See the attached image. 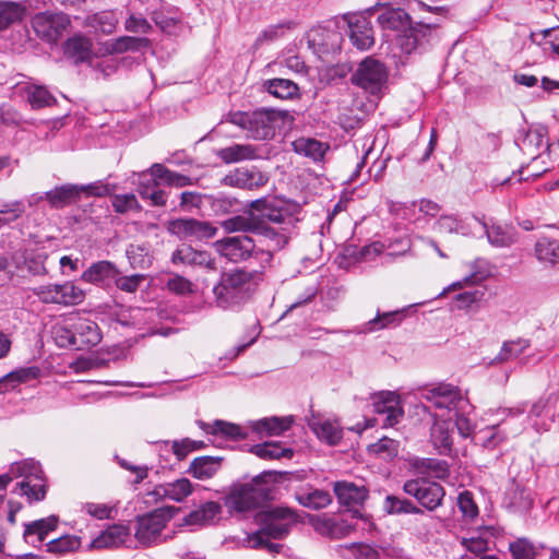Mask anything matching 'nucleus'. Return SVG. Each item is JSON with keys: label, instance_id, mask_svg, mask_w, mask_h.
I'll list each match as a JSON object with an SVG mask.
<instances>
[{"label": "nucleus", "instance_id": "20e7f679", "mask_svg": "<svg viewBox=\"0 0 559 559\" xmlns=\"http://www.w3.org/2000/svg\"><path fill=\"white\" fill-rule=\"evenodd\" d=\"M260 275L258 270L240 267L222 272L212 289L216 307L223 310L240 309L251 298L254 280Z\"/></svg>", "mask_w": 559, "mask_h": 559}, {"label": "nucleus", "instance_id": "2eb2a0df", "mask_svg": "<svg viewBox=\"0 0 559 559\" xmlns=\"http://www.w3.org/2000/svg\"><path fill=\"white\" fill-rule=\"evenodd\" d=\"M373 413L381 417V427L389 428L400 423L404 409L400 395L391 391L374 393L372 396Z\"/></svg>", "mask_w": 559, "mask_h": 559}, {"label": "nucleus", "instance_id": "bf43d9fd", "mask_svg": "<svg viewBox=\"0 0 559 559\" xmlns=\"http://www.w3.org/2000/svg\"><path fill=\"white\" fill-rule=\"evenodd\" d=\"M24 10L15 2L0 3V31L22 20Z\"/></svg>", "mask_w": 559, "mask_h": 559}, {"label": "nucleus", "instance_id": "6e6d98bb", "mask_svg": "<svg viewBox=\"0 0 559 559\" xmlns=\"http://www.w3.org/2000/svg\"><path fill=\"white\" fill-rule=\"evenodd\" d=\"M119 188L118 183H111L107 180H97L87 185H79L81 197H95L104 198L112 195V193Z\"/></svg>", "mask_w": 559, "mask_h": 559}, {"label": "nucleus", "instance_id": "13d9d810", "mask_svg": "<svg viewBox=\"0 0 559 559\" xmlns=\"http://www.w3.org/2000/svg\"><path fill=\"white\" fill-rule=\"evenodd\" d=\"M399 441L388 437H383L379 439L376 443L370 444L368 447V451L369 453L380 455L385 460H393L399 455Z\"/></svg>", "mask_w": 559, "mask_h": 559}, {"label": "nucleus", "instance_id": "4d7b16f0", "mask_svg": "<svg viewBox=\"0 0 559 559\" xmlns=\"http://www.w3.org/2000/svg\"><path fill=\"white\" fill-rule=\"evenodd\" d=\"M457 507L465 523H473L479 514L473 493L468 490L460 492L457 497Z\"/></svg>", "mask_w": 559, "mask_h": 559}, {"label": "nucleus", "instance_id": "603ef678", "mask_svg": "<svg viewBox=\"0 0 559 559\" xmlns=\"http://www.w3.org/2000/svg\"><path fill=\"white\" fill-rule=\"evenodd\" d=\"M13 491L21 496H26L29 502L41 501L46 497L44 476L41 477V480H36L34 484H32V479L20 481L16 484Z\"/></svg>", "mask_w": 559, "mask_h": 559}, {"label": "nucleus", "instance_id": "473e14b6", "mask_svg": "<svg viewBox=\"0 0 559 559\" xmlns=\"http://www.w3.org/2000/svg\"><path fill=\"white\" fill-rule=\"evenodd\" d=\"M39 376L40 369L37 366L15 369L0 378V394L14 390L21 383L35 380Z\"/></svg>", "mask_w": 559, "mask_h": 559}, {"label": "nucleus", "instance_id": "58836bf2", "mask_svg": "<svg viewBox=\"0 0 559 559\" xmlns=\"http://www.w3.org/2000/svg\"><path fill=\"white\" fill-rule=\"evenodd\" d=\"M151 47V40L146 37L120 36L107 43L110 53L136 52Z\"/></svg>", "mask_w": 559, "mask_h": 559}, {"label": "nucleus", "instance_id": "ddd939ff", "mask_svg": "<svg viewBox=\"0 0 559 559\" xmlns=\"http://www.w3.org/2000/svg\"><path fill=\"white\" fill-rule=\"evenodd\" d=\"M36 35L48 43H57L70 28L71 20L63 12L45 11L32 20Z\"/></svg>", "mask_w": 559, "mask_h": 559}, {"label": "nucleus", "instance_id": "3c124183", "mask_svg": "<svg viewBox=\"0 0 559 559\" xmlns=\"http://www.w3.org/2000/svg\"><path fill=\"white\" fill-rule=\"evenodd\" d=\"M81 547V538L75 535H63L46 543V550L62 556L74 552Z\"/></svg>", "mask_w": 559, "mask_h": 559}, {"label": "nucleus", "instance_id": "7ed1b4c3", "mask_svg": "<svg viewBox=\"0 0 559 559\" xmlns=\"http://www.w3.org/2000/svg\"><path fill=\"white\" fill-rule=\"evenodd\" d=\"M215 251L228 262L255 263L260 274L271 264L276 249L267 247L258 237L249 235L227 236L213 242Z\"/></svg>", "mask_w": 559, "mask_h": 559}, {"label": "nucleus", "instance_id": "09e8293b", "mask_svg": "<svg viewBox=\"0 0 559 559\" xmlns=\"http://www.w3.org/2000/svg\"><path fill=\"white\" fill-rule=\"evenodd\" d=\"M536 258L542 262L556 264L559 262V240L551 237H542L535 243Z\"/></svg>", "mask_w": 559, "mask_h": 559}, {"label": "nucleus", "instance_id": "5701e85b", "mask_svg": "<svg viewBox=\"0 0 559 559\" xmlns=\"http://www.w3.org/2000/svg\"><path fill=\"white\" fill-rule=\"evenodd\" d=\"M120 274L115 263L102 260L92 263L81 275L85 283L105 285L114 281Z\"/></svg>", "mask_w": 559, "mask_h": 559}, {"label": "nucleus", "instance_id": "de8ad7c7", "mask_svg": "<svg viewBox=\"0 0 559 559\" xmlns=\"http://www.w3.org/2000/svg\"><path fill=\"white\" fill-rule=\"evenodd\" d=\"M506 440V435L499 426H490L478 430L473 435V442L487 450H493Z\"/></svg>", "mask_w": 559, "mask_h": 559}, {"label": "nucleus", "instance_id": "b1692460", "mask_svg": "<svg viewBox=\"0 0 559 559\" xmlns=\"http://www.w3.org/2000/svg\"><path fill=\"white\" fill-rule=\"evenodd\" d=\"M502 503L510 512L522 513L532 508L533 499L528 489L513 481L507 489Z\"/></svg>", "mask_w": 559, "mask_h": 559}, {"label": "nucleus", "instance_id": "1a4fd4ad", "mask_svg": "<svg viewBox=\"0 0 559 559\" xmlns=\"http://www.w3.org/2000/svg\"><path fill=\"white\" fill-rule=\"evenodd\" d=\"M306 38L309 48L320 58L338 52L343 43V35L336 20H329L313 26Z\"/></svg>", "mask_w": 559, "mask_h": 559}, {"label": "nucleus", "instance_id": "4468645a", "mask_svg": "<svg viewBox=\"0 0 559 559\" xmlns=\"http://www.w3.org/2000/svg\"><path fill=\"white\" fill-rule=\"evenodd\" d=\"M423 397L436 408L449 412H465L469 407V403L462 396L461 390L448 383H439L431 389L425 390Z\"/></svg>", "mask_w": 559, "mask_h": 559}, {"label": "nucleus", "instance_id": "4c0bfd02", "mask_svg": "<svg viewBox=\"0 0 559 559\" xmlns=\"http://www.w3.org/2000/svg\"><path fill=\"white\" fill-rule=\"evenodd\" d=\"M192 492V484L188 478H180L173 483L156 486L153 495L169 498L170 500L181 502Z\"/></svg>", "mask_w": 559, "mask_h": 559}, {"label": "nucleus", "instance_id": "9d476101", "mask_svg": "<svg viewBox=\"0 0 559 559\" xmlns=\"http://www.w3.org/2000/svg\"><path fill=\"white\" fill-rule=\"evenodd\" d=\"M389 72L383 62L366 57L350 76V82L371 95L379 94L388 82Z\"/></svg>", "mask_w": 559, "mask_h": 559}, {"label": "nucleus", "instance_id": "c9c22d12", "mask_svg": "<svg viewBox=\"0 0 559 559\" xmlns=\"http://www.w3.org/2000/svg\"><path fill=\"white\" fill-rule=\"evenodd\" d=\"M431 441L439 454L451 455L453 451V428L451 423H436L431 428Z\"/></svg>", "mask_w": 559, "mask_h": 559}, {"label": "nucleus", "instance_id": "37998d69", "mask_svg": "<svg viewBox=\"0 0 559 559\" xmlns=\"http://www.w3.org/2000/svg\"><path fill=\"white\" fill-rule=\"evenodd\" d=\"M295 498L302 507L311 510L326 508L332 502L330 492L322 489L299 490Z\"/></svg>", "mask_w": 559, "mask_h": 559}, {"label": "nucleus", "instance_id": "72a5a7b5", "mask_svg": "<svg viewBox=\"0 0 559 559\" xmlns=\"http://www.w3.org/2000/svg\"><path fill=\"white\" fill-rule=\"evenodd\" d=\"M21 91L34 110L50 107L57 103L56 97L44 85L27 83L21 87Z\"/></svg>", "mask_w": 559, "mask_h": 559}, {"label": "nucleus", "instance_id": "8fccbe9b", "mask_svg": "<svg viewBox=\"0 0 559 559\" xmlns=\"http://www.w3.org/2000/svg\"><path fill=\"white\" fill-rule=\"evenodd\" d=\"M13 477H23V480H41L44 472L38 462L33 459H27L22 462H16L11 465L10 473Z\"/></svg>", "mask_w": 559, "mask_h": 559}, {"label": "nucleus", "instance_id": "49530a36", "mask_svg": "<svg viewBox=\"0 0 559 559\" xmlns=\"http://www.w3.org/2000/svg\"><path fill=\"white\" fill-rule=\"evenodd\" d=\"M412 466L418 471L432 472L435 477L444 479L450 476V465L444 460L432 457H415Z\"/></svg>", "mask_w": 559, "mask_h": 559}, {"label": "nucleus", "instance_id": "ea45409f", "mask_svg": "<svg viewBox=\"0 0 559 559\" xmlns=\"http://www.w3.org/2000/svg\"><path fill=\"white\" fill-rule=\"evenodd\" d=\"M222 227L228 234L233 233H250L258 237V230H263L257 222H254L252 211L249 209L247 215H236L225 219Z\"/></svg>", "mask_w": 559, "mask_h": 559}, {"label": "nucleus", "instance_id": "f257e3e1", "mask_svg": "<svg viewBox=\"0 0 559 559\" xmlns=\"http://www.w3.org/2000/svg\"><path fill=\"white\" fill-rule=\"evenodd\" d=\"M254 222L263 230H258V238L267 247L280 251L290 237V231L299 221L300 205L277 195H265L249 202Z\"/></svg>", "mask_w": 559, "mask_h": 559}, {"label": "nucleus", "instance_id": "a211bd4d", "mask_svg": "<svg viewBox=\"0 0 559 559\" xmlns=\"http://www.w3.org/2000/svg\"><path fill=\"white\" fill-rule=\"evenodd\" d=\"M174 264L205 267L216 270V259L209 251L195 250L190 245L179 246L171 254Z\"/></svg>", "mask_w": 559, "mask_h": 559}, {"label": "nucleus", "instance_id": "0e129e2a", "mask_svg": "<svg viewBox=\"0 0 559 559\" xmlns=\"http://www.w3.org/2000/svg\"><path fill=\"white\" fill-rule=\"evenodd\" d=\"M24 212L25 205L23 201L17 200L7 203L3 209L0 210V228L20 218Z\"/></svg>", "mask_w": 559, "mask_h": 559}, {"label": "nucleus", "instance_id": "f3484780", "mask_svg": "<svg viewBox=\"0 0 559 559\" xmlns=\"http://www.w3.org/2000/svg\"><path fill=\"white\" fill-rule=\"evenodd\" d=\"M348 36L353 46L359 50H368L374 44L373 28L370 20L364 14L344 15Z\"/></svg>", "mask_w": 559, "mask_h": 559}, {"label": "nucleus", "instance_id": "c756f323", "mask_svg": "<svg viewBox=\"0 0 559 559\" xmlns=\"http://www.w3.org/2000/svg\"><path fill=\"white\" fill-rule=\"evenodd\" d=\"M148 173L154 177L155 181L159 180L168 187L183 188L192 186L195 182L194 178L170 170L159 163L153 164L150 167Z\"/></svg>", "mask_w": 559, "mask_h": 559}, {"label": "nucleus", "instance_id": "c85d7f7f", "mask_svg": "<svg viewBox=\"0 0 559 559\" xmlns=\"http://www.w3.org/2000/svg\"><path fill=\"white\" fill-rule=\"evenodd\" d=\"M294 423L293 416H271L264 417L259 420L252 421V430L259 435H265L267 437L281 436L287 431Z\"/></svg>", "mask_w": 559, "mask_h": 559}, {"label": "nucleus", "instance_id": "338daca9", "mask_svg": "<svg viewBox=\"0 0 559 559\" xmlns=\"http://www.w3.org/2000/svg\"><path fill=\"white\" fill-rule=\"evenodd\" d=\"M488 241L496 247H507L511 243V236L499 225L488 226L483 223Z\"/></svg>", "mask_w": 559, "mask_h": 559}, {"label": "nucleus", "instance_id": "e2e57ef3", "mask_svg": "<svg viewBox=\"0 0 559 559\" xmlns=\"http://www.w3.org/2000/svg\"><path fill=\"white\" fill-rule=\"evenodd\" d=\"M111 205L116 213L124 214L130 211H139L141 209L133 193L114 194Z\"/></svg>", "mask_w": 559, "mask_h": 559}, {"label": "nucleus", "instance_id": "4be33fe9", "mask_svg": "<svg viewBox=\"0 0 559 559\" xmlns=\"http://www.w3.org/2000/svg\"><path fill=\"white\" fill-rule=\"evenodd\" d=\"M404 312L401 310L381 312L377 311L376 317L361 325L355 326L350 333L369 334L388 328H395L401 324Z\"/></svg>", "mask_w": 559, "mask_h": 559}, {"label": "nucleus", "instance_id": "0eeeda50", "mask_svg": "<svg viewBox=\"0 0 559 559\" xmlns=\"http://www.w3.org/2000/svg\"><path fill=\"white\" fill-rule=\"evenodd\" d=\"M284 114L272 108H259L253 111H235L228 115V121L247 131L254 140L273 139L276 129L283 122Z\"/></svg>", "mask_w": 559, "mask_h": 559}, {"label": "nucleus", "instance_id": "bb28decb", "mask_svg": "<svg viewBox=\"0 0 559 559\" xmlns=\"http://www.w3.org/2000/svg\"><path fill=\"white\" fill-rule=\"evenodd\" d=\"M44 198L48 201L51 207L62 209L81 200L79 185L66 183L58 186L45 192Z\"/></svg>", "mask_w": 559, "mask_h": 559}, {"label": "nucleus", "instance_id": "412c9836", "mask_svg": "<svg viewBox=\"0 0 559 559\" xmlns=\"http://www.w3.org/2000/svg\"><path fill=\"white\" fill-rule=\"evenodd\" d=\"M333 490L340 504L348 508L361 506L369 496L365 486L346 480L335 481Z\"/></svg>", "mask_w": 559, "mask_h": 559}, {"label": "nucleus", "instance_id": "e433bc0d", "mask_svg": "<svg viewBox=\"0 0 559 559\" xmlns=\"http://www.w3.org/2000/svg\"><path fill=\"white\" fill-rule=\"evenodd\" d=\"M75 336L78 350L96 346L102 341L98 325L90 320L81 321L75 324Z\"/></svg>", "mask_w": 559, "mask_h": 559}, {"label": "nucleus", "instance_id": "2f4dec72", "mask_svg": "<svg viewBox=\"0 0 559 559\" xmlns=\"http://www.w3.org/2000/svg\"><path fill=\"white\" fill-rule=\"evenodd\" d=\"M222 462V456H199L190 463L187 473L197 479H210L221 469Z\"/></svg>", "mask_w": 559, "mask_h": 559}, {"label": "nucleus", "instance_id": "393cba45", "mask_svg": "<svg viewBox=\"0 0 559 559\" xmlns=\"http://www.w3.org/2000/svg\"><path fill=\"white\" fill-rule=\"evenodd\" d=\"M263 90L282 100H296L301 97L300 87L293 80L274 78L262 83Z\"/></svg>", "mask_w": 559, "mask_h": 559}, {"label": "nucleus", "instance_id": "680f3d73", "mask_svg": "<svg viewBox=\"0 0 559 559\" xmlns=\"http://www.w3.org/2000/svg\"><path fill=\"white\" fill-rule=\"evenodd\" d=\"M509 551L512 559H535L536 551L532 542L527 538H518L509 544Z\"/></svg>", "mask_w": 559, "mask_h": 559}, {"label": "nucleus", "instance_id": "9b49d317", "mask_svg": "<svg viewBox=\"0 0 559 559\" xmlns=\"http://www.w3.org/2000/svg\"><path fill=\"white\" fill-rule=\"evenodd\" d=\"M167 231L188 241H206L213 239L218 233V228L209 221H200L197 218H174L167 222Z\"/></svg>", "mask_w": 559, "mask_h": 559}, {"label": "nucleus", "instance_id": "c03bdc74", "mask_svg": "<svg viewBox=\"0 0 559 559\" xmlns=\"http://www.w3.org/2000/svg\"><path fill=\"white\" fill-rule=\"evenodd\" d=\"M383 510L391 515L401 514H423L421 508L417 507L411 500L394 495H388L383 501Z\"/></svg>", "mask_w": 559, "mask_h": 559}, {"label": "nucleus", "instance_id": "79ce46f5", "mask_svg": "<svg viewBox=\"0 0 559 559\" xmlns=\"http://www.w3.org/2000/svg\"><path fill=\"white\" fill-rule=\"evenodd\" d=\"M160 183L159 180L155 181L151 176L147 183L139 185L138 192L143 200H150L152 206H167L170 191L160 188Z\"/></svg>", "mask_w": 559, "mask_h": 559}, {"label": "nucleus", "instance_id": "a18cd8bd", "mask_svg": "<svg viewBox=\"0 0 559 559\" xmlns=\"http://www.w3.org/2000/svg\"><path fill=\"white\" fill-rule=\"evenodd\" d=\"M249 451L263 460H278L281 457L290 459L294 455L293 449L282 448L278 442L253 444L250 447Z\"/></svg>", "mask_w": 559, "mask_h": 559}, {"label": "nucleus", "instance_id": "6ab92c4d", "mask_svg": "<svg viewBox=\"0 0 559 559\" xmlns=\"http://www.w3.org/2000/svg\"><path fill=\"white\" fill-rule=\"evenodd\" d=\"M197 425L207 435L221 436L228 440L240 441L248 438L246 428L222 419H215L212 424L199 419Z\"/></svg>", "mask_w": 559, "mask_h": 559}, {"label": "nucleus", "instance_id": "7c9ffc66", "mask_svg": "<svg viewBox=\"0 0 559 559\" xmlns=\"http://www.w3.org/2000/svg\"><path fill=\"white\" fill-rule=\"evenodd\" d=\"M308 426L321 441L329 445H336L343 439V429L336 421L312 418L308 421Z\"/></svg>", "mask_w": 559, "mask_h": 559}, {"label": "nucleus", "instance_id": "a878e982", "mask_svg": "<svg viewBox=\"0 0 559 559\" xmlns=\"http://www.w3.org/2000/svg\"><path fill=\"white\" fill-rule=\"evenodd\" d=\"M215 155L225 164H236L245 160H252L259 157L258 147L252 144L233 143L218 148Z\"/></svg>", "mask_w": 559, "mask_h": 559}, {"label": "nucleus", "instance_id": "cd10ccee", "mask_svg": "<svg viewBox=\"0 0 559 559\" xmlns=\"http://www.w3.org/2000/svg\"><path fill=\"white\" fill-rule=\"evenodd\" d=\"M129 527L123 524H112L91 543L92 548H117L129 537Z\"/></svg>", "mask_w": 559, "mask_h": 559}, {"label": "nucleus", "instance_id": "864d4df0", "mask_svg": "<svg viewBox=\"0 0 559 559\" xmlns=\"http://www.w3.org/2000/svg\"><path fill=\"white\" fill-rule=\"evenodd\" d=\"M296 26L293 21H283L281 23L269 25L257 37L254 45L262 46L266 43L277 40L283 37L286 31H290Z\"/></svg>", "mask_w": 559, "mask_h": 559}, {"label": "nucleus", "instance_id": "39448f33", "mask_svg": "<svg viewBox=\"0 0 559 559\" xmlns=\"http://www.w3.org/2000/svg\"><path fill=\"white\" fill-rule=\"evenodd\" d=\"M272 472H263L250 483L235 484L224 498V504L230 513H245L261 508L273 499Z\"/></svg>", "mask_w": 559, "mask_h": 559}, {"label": "nucleus", "instance_id": "052dcab7", "mask_svg": "<svg viewBox=\"0 0 559 559\" xmlns=\"http://www.w3.org/2000/svg\"><path fill=\"white\" fill-rule=\"evenodd\" d=\"M206 200H209L213 211L215 213L227 214L235 211L238 205V200L225 193H218L216 195L207 194Z\"/></svg>", "mask_w": 559, "mask_h": 559}, {"label": "nucleus", "instance_id": "5fc2aeb1", "mask_svg": "<svg viewBox=\"0 0 559 559\" xmlns=\"http://www.w3.org/2000/svg\"><path fill=\"white\" fill-rule=\"evenodd\" d=\"M56 287L59 293L60 305L62 306L79 305L85 298L84 292L72 282L56 284Z\"/></svg>", "mask_w": 559, "mask_h": 559}, {"label": "nucleus", "instance_id": "6e6552de", "mask_svg": "<svg viewBox=\"0 0 559 559\" xmlns=\"http://www.w3.org/2000/svg\"><path fill=\"white\" fill-rule=\"evenodd\" d=\"M175 507H162L136 516L134 537L144 546L156 544L166 524L175 516Z\"/></svg>", "mask_w": 559, "mask_h": 559}, {"label": "nucleus", "instance_id": "69168bd1", "mask_svg": "<svg viewBox=\"0 0 559 559\" xmlns=\"http://www.w3.org/2000/svg\"><path fill=\"white\" fill-rule=\"evenodd\" d=\"M124 29L133 34L147 35L153 31L151 23L141 14L131 13L123 23Z\"/></svg>", "mask_w": 559, "mask_h": 559}, {"label": "nucleus", "instance_id": "dca6fc26", "mask_svg": "<svg viewBox=\"0 0 559 559\" xmlns=\"http://www.w3.org/2000/svg\"><path fill=\"white\" fill-rule=\"evenodd\" d=\"M267 181L269 176L255 166L234 168L219 180L222 186L242 190H257Z\"/></svg>", "mask_w": 559, "mask_h": 559}, {"label": "nucleus", "instance_id": "f03ea898", "mask_svg": "<svg viewBox=\"0 0 559 559\" xmlns=\"http://www.w3.org/2000/svg\"><path fill=\"white\" fill-rule=\"evenodd\" d=\"M377 21L383 29L396 32L395 43L406 55L425 49L433 31L440 27L437 22H413L404 9L391 7L384 8Z\"/></svg>", "mask_w": 559, "mask_h": 559}, {"label": "nucleus", "instance_id": "f8f14e48", "mask_svg": "<svg viewBox=\"0 0 559 559\" xmlns=\"http://www.w3.org/2000/svg\"><path fill=\"white\" fill-rule=\"evenodd\" d=\"M403 491L428 511L439 508L445 496V490L439 483L423 477L406 480Z\"/></svg>", "mask_w": 559, "mask_h": 559}, {"label": "nucleus", "instance_id": "a19ab883", "mask_svg": "<svg viewBox=\"0 0 559 559\" xmlns=\"http://www.w3.org/2000/svg\"><path fill=\"white\" fill-rule=\"evenodd\" d=\"M92 44L88 38L82 35H74L68 38L63 45V52L73 59L75 63L84 62L91 57Z\"/></svg>", "mask_w": 559, "mask_h": 559}, {"label": "nucleus", "instance_id": "aec40b11", "mask_svg": "<svg viewBox=\"0 0 559 559\" xmlns=\"http://www.w3.org/2000/svg\"><path fill=\"white\" fill-rule=\"evenodd\" d=\"M58 522L57 515H49L48 518L24 524V539L33 547H40L48 534L57 528Z\"/></svg>", "mask_w": 559, "mask_h": 559}, {"label": "nucleus", "instance_id": "f704fd0d", "mask_svg": "<svg viewBox=\"0 0 559 559\" xmlns=\"http://www.w3.org/2000/svg\"><path fill=\"white\" fill-rule=\"evenodd\" d=\"M295 153L311 158L313 162H320L324 158L330 148L328 143L313 138H298L292 143Z\"/></svg>", "mask_w": 559, "mask_h": 559}, {"label": "nucleus", "instance_id": "774afa93", "mask_svg": "<svg viewBox=\"0 0 559 559\" xmlns=\"http://www.w3.org/2000/svg\"><path fill=\"white\" fill-rule=\"evenodd\" d=\"M356 559H380V551L373 545L365 543H352L346 546Z\"/></svg>", "mask_w": 559, "mask_h": 559}, {"label": "nucleus", "instance_id": "423d86ee", "mask_svg": "<svg viewBox=\"0 0 559 559\" xmlns=\"http://www.w3.org/2000/svg\"><path fill=\"white\" fill-rule=\"evenodd\" d=\"M259 530L248 536L250 547H258L262 543L263 535L273 539L285 538L293 525L300 521L295 510L288 507H269L255 516Z\"/></svg>", "mask_w": 559, "mask_h": 559}]
</instances>
